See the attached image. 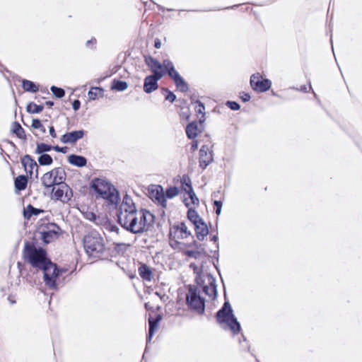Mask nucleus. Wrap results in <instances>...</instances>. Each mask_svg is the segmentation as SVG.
Returning <instances> with one entry per match:
<instances>
[{
	"instance_id": "1",
	"label": "nucleus",
	"mask_w": 362,
	"mask_h": 362,
	"mask_svg": "<svg viewBox=\"0 0 362 362\" xmlns=\"http://www.w3.org/2000/svg\"><path fill=\"white\" fill-rule=\"evenodd\" d=\"M23 257L25 262L33 267L43 272V280L45 285L50 289H57V279L62 274L56 264L48 258L47 254L42 247H36L34 245L25 242L23 249Z\"/></svg>"
},
{
	"instance_id": "2",
	"label": "nucleus",
	"mask_w": 362,
	"mask_h": 362,
	"mask_svg": "<svg viewBox=\"0 0 362 362\" xmlns=\"http://www.w3.org/2000/svg\"><path fill=\"white\" fill-rule=\"evenodd\" d=\"M90 187L97 193L96 197L105 199L109 204L117 205L119 195L116 188L107 180L103 178H95L90 182Z\"/></svg>"
},
{
	"instance_id": "3",
	"label": "nucleus",
	"mask_w": 362,
	"mask_h": 362,
	"mask_svg": "<svg viewBox=\"0 0 362 362\" xmlns=\"http://www.w3.org/2000/svg\"><path fill=\"white\" fill-rule=\"evenodd\" d=\"M83 247L86 254L93 258H100L105 252L103 238L96 230H92L84 235Z\"/></svg>"
},
{
	"instance_id": "4",
	"label": "nucleus",
	"mask_w": 362,
	"mask_h": 362,
	"mask_svg": "<svg viewBox=\"0 0 362 362\" xmlns=\"http://www.w3.org/2000/svg\"><path fill=\"white\" fill-rule=\"evenodd\" d=\"M217 322L223 329L228 328L234 334L240 332V322L233 314V309L228 301H226L222 308L216 313Z\"/></svg>"
},
{
	"instance_id": "5",
	"label": "nucleus",
	"mask_w": 362,
	"mask_h": 362,
	"mask_svg": "<svg viewBox=\"0 0 362 362\" xmlns=\"http://www.w3.org/2000/svg\"><path fill=\"white\" fill-rule=\"evenodd\" d=\"M153 216L146 210L136 212L127 230L134 234L143 233L148 230V226L153 221Z\"/></svg>"
},
{
	"instance_id": "6",
	"label": "nucleus",
	"mask_w": 362,
	"mask_h": 362,
	"mask_svg": "<svg viewBox=\"0 0 362 362\" xmlns=\"http://www.w3.org/2000/svg\"><path fill=\"white\" fill-rule=\"evenodd\" d=\"M186 303L188 308L198 315H203L205 310V299L201 296L200 290L197 286L189 285L186 294Z\"/></svg>"
},
{
	"instance_id": "7",
	"label": "nucleus",
	"mask_w": 362,
	"mask_h": 362,
	"mask_svg": "<svg viewBox=\"0 0 362 362\" xmlns=\"http://www.w3.org/2000/svg\"><path fill=\"white\" fill-rule=\"evenodd\" d=\"M66 173L62 167L54 168L52 170L45 173L41 177V182L45 189H55V186L62 184L66 180Z\"/></svg>"
},
{
	"instance_id": "8",
	"label": "nucleus",
	"mask_w": 362,
	"mask_h": 362,
	"mask_svg": "<svg viewBox=\"0 0 362 362\" xmlns=\"http://www.w3.org/2000/svg\"><path fill=\"white\" fill-rule=\"evenodd\" d=\"M197 285L202 287L203 291L206 296L215 299L217 296V286L215 278L211 274H206L205 276L198 275L195 277Z\"/></svg>"
},
{
	"instance_id": "9",
	"label": "nucleus",
	"mask_w": 362,
	"mask_h": 362,
	"mask_svg": "<svg viewBox=\"0 0 362 362\" xmlns=\"http://www.w3.org/2000/svg\"><path fill=\"white\" fill-rule=\"evenodd\" d=\"M60 228L55 223H49L39 231L40 238L45 244H49L59 237Z\"/></svg>"
},
{
	"instance_id": "10",
	"label": "nucleus",
	"mask_w": 362,
	"mask_h": 362,
	"mask_svg": "<svg viewBox=\"0 0 362 362\" xmlns=\"http://www.w3.org/2000/svg\"><path fill=\"white\" fill-rule=\"evenodd\" d=\"M250 86L254 90L264 93L271 88L272 81L269 79L263 78L259 73H256L250 77Z\"/></svg>"
},
{
	"instance_id": "11",
	"label": "nucleus",
	"mask_w": 362,
	"mask_h": 362,
	"mask_svg": "<svg viewBox=\"0 0 362 362\" xmlns=\"http://www.w3.org/2000/svg\"><path fill=\"white\" fill-rule=\"evenodd\" d=\"M58 188L54 190L53 197L56 200H59L63 203H68L73 197V191L71 187L65 183V181L62 184L57 185Z\"/></svg>"
},
{
	"instance_id": "12",
	"label": "nucleus",
	"mask_w": 362,
	"mask_h": 362,
	"mask_svg": "<svg viewBox=\"0 0 362 362\" xmlns=\"http://www.w3.org/2000/svg\"><path fill=\"white\" fill-rule=\"evenodd\" d=\"M145 63L153 73L152 75L163 78L165 75L164 60L160 63L151 56L145 57Z\"/></svg>"
},
{
	"instance_id": "13",
	"label": "nucleus",
	"mask_w": 362,
	"mask_h": 362,
	"mask_svg": "<svg viewBox=\"0 0 362 362\" xmlns=\"http://www.w3.org/2000/svg\"><path fill=\"white\" fill-rule=\"evenodd\" d=\"M213 161L212 151L206 145H204L199 150V167L204 170Z\"/></svg>"
},
{
	"instance_id": "14",
	"label": "nucleus",
	"mask_w": 362,
	"mask_h": 362,
	"mask_svg": "<svg viewBox=\"0 0 362 362\" xmlns=\"http://www.w3.org/2000/svg\"><path fill=\"white\" fill-rule=\"evenodd\" d=\"M21 164L25 171L31 177L33 175V170H35V177L38 176V165L36 161L30 156L25 155L21 159Z\"/></svg>"
},
{
	"instance_id": "15",
	"label": "nucleus",
	"mask_w": 362,
	"mask_h": 362,
	"mask_svg": "<svg viewBox=\"0 0 362 362\" xmlns=\"http://www.w3.org/2000/svg\"><path fill=\"white\" fill-rule=\"evenodd\" d=\"M170 235L174 238L185 239L191 235V232L184 222L174 225L170 229Z\"/></svg>"
},
{
	"instance_id": "16",
	"label": "nucleus",
	"mask_w": 362,
	"mask_h": 362,
	"mask_svg": "<svg viewBox=\"0 0 362 362\" xmlns=\"http://www.w3.org/2000/svg\"><path fill=\"white\" fill-rule=\"evenodd\" d=\"M85 135L84 130H76L63 134L60 141L63 144H74L79 139H82Z\"/></svg>"
},
{
	"instance_id": "17",
	"label": "nucleus",
	"mask_w": 362,
	"mask_h": 362,
	"mask_svg": "<svg viewBox=\"0 0 362 362\" xmlns=\"http://www.w3.org/2000/svg\"><path fill=\"white\" fill-rule=\"evenodd\" d=\"M161 77H158L153 75L147 76L144 81V91L146 93H151L158 88V81Z\"/></svg>"
},
{
	"instance_id": "18",
	"label": "nucleus",
	"mask_w": 362,
	"mask_h": 362,
	"mask_svg": "<svg viewBox=\"0 0 362 362\" xmlns=\"http://www.w3.org/2000/svg\"><path fill=\"white\" fill-rule=\"evenodd\" d=\"M134 211H138V210L136 209L132 199L127 194L125 195L117 213L127 214L134 213Z\"/></svg>"
},
{
	"instance_id": "19",
	"label": "nucleus",
	"mask_w": 362,
	"mask_h": 362,
	"mask_svg": "<svg viewBox=\"0 0 362 362\" xmlns=\"http://www.w3.org/2000/svg\"><path fill=\"white\" fill-rule=\"evenodd\" d=\"M150 193L151 199L157 201L163 207L166 206V199L163 192V189L160 185L154 186Z\"/></svg>"
},
{
	"instance_id": "20",
	"label": "nucleus",
	"mask_w": 362,
	"mask_h": 362,
	"mask_svg": "<svg viewBox=\"0 0 362 362\" xmlns=\"http://www.w3.org/2000/svg\"><path fill=\"white\" fill-rule=\"evenodd\" d=\"M164 69L165 71V74H168L173 81H175L181 77L179 73L175 70L173 63L170 59H164Z\"/></svg>"
},
{
	"instance_id": "21",
	"label": "nucleus",
	"mask_w": 362,
	"mask_h": 362,
	"mask_svg": "<svg viewBox=\"0 0 362 362\" xmlns=\"http://www.w3.org/2000/svg\"><path fill=\"white\" fill-rule=\"evenodd\" d=\"M162 317L160 315H158L155 318L149 317L148 319V334L147 337V344L151 341L156 330L158 328L159 322Z\"/></svg>"
},
{
	"instance_id": "22",
	"label": "nucleus",
	"mask_w": 362,
	"mask_h": 362,
	"mask_svg": "<svg viewBox=\"0 0 362 362\" xmlns=\"http://www.w3.org/2000/svg\"><path fill=\"white\" fill-rule=\"evenodd\" d=\"M136 211L134 213H117L118 222L124 229H127Z\"/></svg>"
},
{
	"instance_id": "23",
	"label": "nucleus",
	"mask_w": 362,
	"mask_h": 362,
	"mask_svg": "<svg viewBox=\"0 0 362 362\" xmlns=\"http://www.w3.org/2000/svg\"><path fill=\"white\" fill-rule=\"evenodd\" d=\"M68 162L72 165L82 168L86 165L87 159L83 156L71 154L68 156Z\"/></svg>"
},
{
	"instance_id": "24",
	"label": "nucleus",
	"mask_w": 362,
	"mask_h": 362,
	"mask_svg": "<svg viewBox=\"0 0 362 362\" xmlns=\"http://www.w3.org/2000/svg\"><path fill=\"white\" fill-rule=\"evenodd\" d=\"M196 235L199 240H203L209 233V229L206 223L202 221L194 225Z\"/></svg>"
},
{
	"instance_id": "25",
	"label": "nucleus",
	"mask_w": 362,
	"mask_h": 362,
	"mask_svg": "<svg viewBox=\"0 0 362 362\" xmlns=\"http://www.w3.org/2000/svg\"><path fill=\"white\" fill-rule=\"evenodd\" d=\"M199 132L197 122H192L186 127V134L189 139H195Z\"/></svg>"
},
{
	"instance_id": "26",
	"label": "nucleus",
	"mask_w": 362,
	"mask_h": 362,
	"mask_svg": "<svg viewBox=\"0 0 362 362\" xmlns=\"http://www.w3.org/2000/svg\"><path fill=\"white\" fill-rule=\"evenodd\" d=\"M28 177L25 175H19L14 180V185L17 190L22 191L27 187Z\"/></svg>"
},
{
	"instance_id": "27",
	"label": "nucleus",
	"mask_w": 362,
	"mask_h": 362,
	"mask_svg": "<svg viewBox=\"0 0 362 362\" xmlns=\"http://www.w3.org/2000/svg\"><path fill=\"white\" fill-rule=\"evenodd\" d=\"M139 274L140 276L145 281H150L152 278V272L151 269L146 264H141L139 267Z\"/></svg>"
},
{
	"instance_id": "28",
	"label": "nucleus",
	"mask_w": 362,
	"mask_h": 362,
	"mask_svg": "<svg viewBox=\"0 0 362 362\" xmlns=\"http://www.w3.org/2000/svg\"><path fill=\"white\" fill-rule=\"evenodd\" d=\"M104 93V89L101 87H91L88 93V95L90 100H95L98 97H103Z\"/></svg>"
},
{
	"instance_id": "29",
	"label": "nucleus",
	"mask_w": 362,
	"mask_h": 362,
	"mask_svg": "<svg viewBox=\"0 0 362 362\" xmlns=\"http://www.w3.org/2000/svg\"><path fill=\"white\" fill-rule=\"evenodd\" d=\"M11 131L19 139H24V140L26 139V135H25V130L22 128V127L21 126V124L18 122H15L13 123Z\"/></svg>"
},
{
	"instance_id": "30",
	"label": "nucleus",
	"mask_w": 362,
	"mask_h": 362,
	"mask_svg": "<svg viewBox=\"0 0 362 362\" xmlns=\"http://www.w3.org/2000/svg\"><path fill=\"white\" fill-rule=\"evenodd\" d=\"M43 212L42 209L35 208L31 204H28L26 209H24L23 216L25 218H30L33 215L37 216Z\"/></svg>"
},
{
	"instance_id": "31",
	"label": "nucleus",
	"mask_w": 362,
	"mask_h": 362,
	"mask_svg": "<svg viewBox=\"0 0 362 362\" xmlns=\"http://www.w3.org/2000/svg\"><path fill=\"white\" fill-rule=\"evenodd\" d=\"M22 87L24 90L30 93H36L38 91V86L33 81L23 79L22 81Z\"/></svg>"
},
{
	"instance_id": "32",
	"label": "nucleus",
	"mask_w": 362,
	"mask_h": 362,
	"mask_svg": "<svg viewBox=\"0 0 362 362\" xmlns=\"http://www.w3.org/2000/svg\"><path fill=\"white\" fill-rule=\"evenodd\" d=\"M187 218L193 223L194 226L203 221L197 212L193 209H188Z\"/></svg>"
},
{
	"instance_id": "33",
	"label": "nucleus",
	"mask_w": 362,
	"mask_h": 362,
	"mask_svg": "<svg viewBox=\"0 0 362 362\" xmlns=\"http://www.w3.org/2000/svg\"><path fill=\"white\" fill-rule=\"evenodd\" d=\"M52 149H53V146L45 143H38L37 144L35 152L37 154H45L46 152L50 151Z\"/></svg>"
},
{
	"instance_id": "34",
	"label": "nucleus",
	"mask_w": 362,
	"mask_h": 362,
	"mask_svg": "<svg viewBox=\"0 0 362 362\" xmlns=\"http://www.w3.org/2000/svg\"><path fill=\"white\" fill-rule=\"evenodd\" d=\"M128 87V83L126 81L120 80H114L112 85V88L118 91H124Z\"/></svg>"
},
{
	"instance_id": "35",
	"label": "nucleus",
	"mask_w": 362,
	"mask_h": 362,
	"mask_svg": "<svg viewBox=\"0 0 362 362\" xmlns=\"http://www.w3.org/2000/svg\"><path fill=\"white\" fill-rule=\"evenodd\" d=\"M43 110V106L37 105L34 103H30L27 107L26 110L30 114H37L42 112Z\"/></svg>"
},
{
	"instance_id": "36",
	"label": "nucleus",
	"mask_w": 362,
	"mask_h": 362,
	"mask_svg": "<svg viewBox=\"0 0 362 362\" xmlns=\"http://www.w3.org/2000/svg\"><path fill=\"white\" fill-rule=\"evenodd\" d=\"M37 160L40 165H49L53 162L52 158L47 153L40 154Z\"/></svg>"
},
{
	"instance_id": "37",
	"label": "nucleus",
	"mask_w": 362,
	"mask_h": 362,
	"mask_svg": "<svg viewBox=\"0 0 362 362\" xmlns=\"http://www.w3.org/2000/svg\"><path fill=\"white\" fill-rule=\"evenodd\" d=\"M174 83H175L176 87L183 93L187 92L189 89L187 83L182 76L174 81Z\"/></svg>"
},
{
	"instance_id": "38",
	"label": "nucleus",
	"mask_w": 362,
	"mask_h": 362,
	"mask_svg": "<svg viewBox=\"0 0 362 362\" xmlns=\"http://www.w3.org/2000/svg\"><path fill=\"white\" fill-rule=\"evenodd\" d=\"M181 183L184 187V190L186 192L192 190L193 189L192 182L189 177L187 175H184L181 178Z\"/></svg>"
},
{
	"instance_id": "39",
	"label": "nucleus",
	"mask_w": 362,
	"mask_h": 362,
	"mask_svg": "<svg viewBox=\"0 0 362 362\" xmlns=\"http://www.w3.org/2000/svg\"><path fill=\"white\" fill-rule=\"evenodd\" d=\"M179 193V189L177 187H170L166 189L165 194V197H167L168 199H173V197H176Z\"/></svg>"
},
{
	"instance_id": "40",
	"label": "nucleus",
	"mask_w": 362,
	"mask_h": 362,
	"mask_svg": "<svg viewBox=\"0 0 362 362\" xmlns=\"http://www.w3.org/2000/svg\"><path fill=\"white\" fill-rule=\"evenodd\" d=\"M50 90L52 92L53 95L57 98H62L65 95V91L62 88H59L55 86H52Z\"/></svg>"
},
{
	"instance_id": "41",
	"label": "nucleus",
	"mask_w": 362,
	"mask_h": 362,
	"mask_svg": "<svg viewBox=\"0 0 362 362\" xmlns=\"http://www.w3.org/2000/svg\"><path fill=\"white\" fill-rule=\"evenodd\" d=\"M31 127L33 129H39L42 134H45L46 132L45 127L42 124L41 121L38 119H33Z\"/></svg>"
},
{
	"instance_id": "42",
	"label": "nucleus",
	"mask_w": 362,
	"mask_h": 362,
	"mask_svg": "<svg viewBox=\"0 0 362 362\" xmlns=\"http://www.w3.org/2000/svg\"><path fill=\"white\" fill-rule=\"evenodd\" d=\"M105 227V230L107 231V232H109V233H114L117 235L119 234V228L115 224L112 223H106L104 226Z\"/></svg>"
},
{
	"instance_id": "43",
	"label": "nucleus",
	"mask_w": 362,
	"mask_h": 362,
	"mask_svg": "<svg viewBox=\"0 0 362 362\" xmlns=\"http://www.w3.org/2000/svg\"><path fill=\"white\" fill-rule=\"evenodd\" d=\"M194 103H195L194 108H195L196 112L197 114L202 115V116L204 117V113H205V107H204V104L199 100H196L194 102Z\"/></svg>"
},
{
	"instance_id": "44",
	"label": "nucleus",
	"mask_w": 362,
	"mask_h": 362,
	"mask_svg": "<svg viewBox=\"0 0 362 362\" xmlns=\"http://www.w3.org/2000/svg\"><path fill=\"white\" fill-rule=\"evenodd\" d=\"M186 193L188 194L189 198L191 200V203L193 205H196V204H199V199L197 197L196 194L194 193L193 189H192V190H189V191L186 192Z\"/></svg>"
},
{
	"instance_id": "45",
	"label": "nucleus",
	"mask_w": 362,
	"mask_h": 362,
	"mask_svg": "<svg viewBox=\"0 0 362 362\" xmlns=\"http://www.w3.org/2000/svg\"><path fill=\"white\" fill-rule=\"evenodd\" d=\"M163 90L166 93V95H165V99L166 100L173 103L176 100V95L172 91L166 88L163 89Z\"/></svg>"
},
{
	"instance_id": "46",
	"label": "nucleus",
	"mask_w": 362,
	"mask_h": 362,
	"mask_svg": "<svg viewBox=\"0 0 362 362\" xmlns=\"http://www.w3.org/2000/svg\"><path fill=\"white\" fill-rule=\"evenodd\" d=\"M226 105L232 110H238L240 108V105L235 101H227Z\"/></svg>"
},
{
	"instance_id": "47",
	"label": "nucleus",
	"mask_w": 362,
	"mask_h": 362,
	"mask_svg": "<svg viewBox=\"0 0 362 362\" xmlns=\"http://www.w3.org/2000/svg\"><path fill=\"white\" fill-rule=\"evenodd\" d=\"M86 218L95 223L96 224H98V223L97 222V216L96 215L93 213V212H90V213H88L86 214Z\"/></svg>"
},
{
	"instance_id": "48",
	"label": "nucleus",
	"mask_w": 362,
	"mask_h": 362,
	"mask_svg": "<svg viewBox=\"0 0 362 362\" xmlns=\"http://www.w3.org/2000/svg\"><path fill=\"white\" fill-rule=\"evenodd\" d=\"M186 254L188 257L197 258L200 252L195 250H188Z\"/></svg>"
},
{
	"instance_id": "49",
	"label": "nucleus",
	"mask_w": 362,
	"mask_h": 362,
	"mask_svg": "<svg viewBox=\"0 0 362 362\" xmlns=\"http://www.w3.org/2000/svg\"><path fill=\"white\" fill-rule=\"evenodd\" d=\"M53 149L56 151L57 152L66 153L67 151V147H60L59 146H53Z\"/></svg>"
},
{
	"instance_id": "50",
	"label": "nucleus",
	"mask_w": 362,
	"mask_h": 362,
	"mask_svg": "<svg viewBox=\"0 0 362 362\" xmlns=\"http://www.w3.org/2000/svg\"><path fill=\"white\" fill-rule=\"evenodd\" d=\"M190 268L193 269L194 272L197 274L196 276H197L198 275L202 276L201 274L200 269L195 264L192 263L190 264Z\"/></svg>"
},
{
	"instance_id": "51",
	"label": "nucleus",
	"mask_w": 362,
	"mask_h": 362,
	"mask_svg": "<svg viewBox=\"0 0 362 362\" xmlns=\"http://www.w3.org/2000/svg\"><path fill=\"white\" fill-rule=\"evenodd\" d=\"M81 102L78 100H74L72 103V108L76 111L80 108Z\"/></svg>"
},
{
	"instance_id": "52",
	"label": "nucleus",
	"mask_w": 362,
	"mask_h": 362,
	"mask_svg": "<svg viewBox=\"0 0 362 362\" xmlns=\"http://www.w3.org/2000/svg\"><path fill=\"white\" fill-rule=\"evenodd\" d=\"M49 134L52 138L57 137V134L55 132V129L53 126L49 127Z\"/></svg>"
},
{
	"instance_id": "53",
	"label": "nucleus",
	"mask_w": 362,
	"mask_h": 362,
	"mask_svg": "<svg viewBox=\"0 0 362 362\" xmlns=\"http://www.w3.org/2000/svg\"><path fill=\"white\" fill-rule=\"evenodd\" d=\"M198 141L197 140H193L191 144V149L192 151H195L198 148Z\"/></svg>"
},
{
	"instance_id": "54",
	"label": "nucleus",
	"mask_w": 362,
	"mask_h": 362,
	"mask_svg": "<svg viewBox=\"0 0 362 362\" xmlns=\"http://www.w3.org/2000/svg\"><path fill=\"white\" fill-rule=\"evenodd\" d=\"M241 98L244 102H247L250 100V95L249 93H243V95L241 96Z\"/></svg>"
},
{
	"instance_id": "55",
	"label": "nucleus",
	"mask_w": 362,
	"mask_h": 362,
	"mask_svg": "<svg viewBox=\"0 0 362 362\" xmlns=\"http://www.w3.org/2000/svg\"><path fill=\"white\" fill-rule=\"evenodd\" d=\"M96 44V39L93 37L86 42V46L89 47L90 45H95Z\"/></svg>"
},
{
	"instance_id": "56",
	"label": "nucleus",
	"mask_w": 362,
	"mask_h": 362,
	"mask_svg": "<svg viewBox=\"0 0 362 362\" xmlns=\"http://www.w3.org/2000/svg\"><path fill=\"white\" fill-rule=\"evenodd\" d=\"M214 206L216 209L222 208V202L218 201V200H215L214 202Z\"/></svg>"
},
{
	"instance_id": "57",
	"label": "nucleus",
	"mask_w": 362,
	"mask_h": 362,
	"mask_svg": "<svg viewBox=\"0 0 362 362\" xmlns=\"http://www.w3.org/2000/svg\"><path fill=\"white\" fill-rule=\"evenodd\" d=\"M154 46H155V47H156V48H157V49L160 48V47H161V42H160V40L159 39H156V40H155Z\"/></svg>"
},
{
	"instance_id": "58",
	"label": "nucleus",
	"mask_w": 362,
	"mask_h": 362,
	"mask_svg": "<svg viewBox=\"0 0 362 362\" xmlns=\"http://www.w3.org/2000/svg\"><path fill=\"white\" fill-rule=\"evenodd\" d=\"M310 88H311L310 86H309L308 87H307L306 86H301L299 90L306 93L308 91V89H310Z\"/></svg>"
},
{
	"instance_id": "59",
	"label": "nucleus",
	"mask_w": 362,
	"mask_h": 362,
	"mask_svg": "<svg viewBox=\"0 0 362 362\" xmlns=\"http://www.w3.org/2000/svg\"><path fill=\"white\" fill-rule=\"evenodd\" d=\"M45 104H46L47 106H49V107H52V106H53V105H54V102L49 100V101H47V102L45 103Z\"/></svg>"
},
{
	"instance_id": "60",
	"label": "nucleus",
	"mask_w": 362,
	"mask_h": 362,
	"mask_svg": "<svg viewBox=\"0 0 362 362\" xmlns=\"http://www.w3.org/2000/svg\"><path fill=\"white\" fill-rule=\"evenodd\" d=\"M221 209L222 208H218V209H216V215L219 216L221 213Z\"/></svg>"
},
{
	"instance_id": "61",
	"label": "nucleus",
	"mask_w": 362,
	"mask_h": 362,
	"mask_svg": "<svg viewBox=\"0 0 362 362\" xmlns=\"http://www.w3.org/2000/svg\"><path fill=\"white\" fill-rule=\"evenodd\" d=\"M218 240V237L217 235H214L212 238H211V240L214 241V242H216Z\"/></svg>"
},
{
	"instance_id": "62",
	"label": "nucleus",
	"mask_w": 362,
	"mask_h": 362,
	"mask_svg": "<svg viewBox=\"0 0 362 362\" xmlns=\"http://www.w3.org/2000/svg\"><path fill=\"white\" fill-rule=\"evenodd\" d=\"M157 6H158L159 10H162V11L165 10V8L164 7H163L162 6H160V5H157Z\"/></svg>"
},
{
	"instance_id": "63",
	"label": "nucleus",
	"mask_w": 362,
	"mask_h": 362,
	"mask_svg": "<svg viewBox=\"0 0 362 362\" xmlns=\"http://www.w3.org/2000/svg\"><path fill=\"white\" fill-rule=\"evenodd\" d=\"M185 204L186 206H187V207H188V206H189V203H188V202H187V200H186V199L185 200Z\"/></svg>"
},
{
	"instance_id": "64",
	"label": "nucleus",
	"mask_w": 362,
	"mask_h": 362,
	"mask_svg": "<svg viewBox=\"0 0 362 362\" xmlns=\"http://www.w3.org/2000/svg\"><path fill=\"white\" fill-rule=\"evenodd\" d=\"M167 11H173V9H171V8H168V9H167Z\"/></svg>"
}]
</instances>
